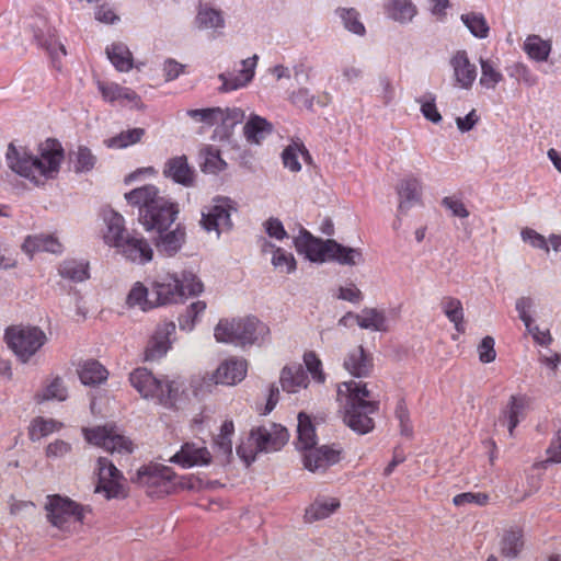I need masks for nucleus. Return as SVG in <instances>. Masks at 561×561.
I'll use <instances>...</instances> for the list:
<instances>
[{"label": "nucleus", "instance_id": "f257e3e1", "mask_svg": "<svg viewBox=\"0 0 561 561\" xmlns=\"http://www.w3.org/2000/svg\"><path fill=\"white\" fill-rule=\"evenodd\" d=\"M385 10L389 18L401 23L410 22L416 14V7L411 0H389Z\"/></svg>", "mask_w": 561, "mask_h": 561}, {"label": "nucleus", "instance_id": "39448f33", "mask_svg": "<svg viewBox=\"0 0 561 561\" xmlns=\"http://www.w3.org/2000/svg\"><path fill=\"white\" fill-rule=\"evenodd\" d=\"M95 19L99 22L105 24H114L119 18L114 13V11L108 8L106 4H102L95 9Z\"/></svg>", "mask_w": 561, "mask_h": 561}, {"label": "nucleus", "instance_id": "7ed1b4c3", "mask_svg": "<svg viewBox=\"0 0 561 561\" xmlns=\"http://www.w3.org/2000/svg\"><path fill=\"white\" fill-rule=\"evenodd\" d=\"M336 14L340 16L348 32H352L355 35H363L365 33V26L359 21V13L355 9L339 8L336 9Z\"/></svg>", "mask_w": 561, "mask_h": 561}, {"label": "nucleus", "instance_id": "423d86ee", "mask_svg": "<svg viewBox=\"0 0 561 561\" xmlns=\"http://www.w3.org/2000/svg\"><path fill=\"white\" fill-rule=\"evenodd\" d=\"M433 3L432 13L442 19L445 15V10L449 7V0H431Z\"/></svg>", "mask_w": 561, "mask_h": 561}, {"label": "nucleus", "instance_id": "20e7f679", "mask_svg": "<svg viewBox=\"0 0 561 561\" xmlns=\"http://www.w3.org/2000/svg\"><path fill=\"white\" fill-rule=\"evenodd\" d=\"M461 21L467 26L471 35H488L489 25L482 13L470 12L461 15Z\"/></svg>", "mask_w": 561, "mask_h": 561}, {"label": "nucleus", "instance_id": "f03ea898", "mask_svg": "<svg viewBox=\"0 0 561 561\" xmlns=\"http://www.w3.org/2000/svg\"><path fill=\"white\" fill-rule=\"evenodd\" d=\"M196 23L201 28H217L224 25L220 10L201 7L196 15Z\"/></svg>", "mask_w": 561, "mask_h": 561}]
</instances>
